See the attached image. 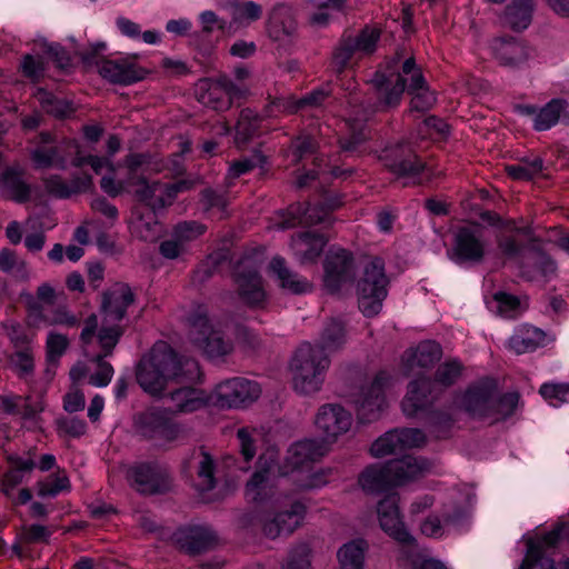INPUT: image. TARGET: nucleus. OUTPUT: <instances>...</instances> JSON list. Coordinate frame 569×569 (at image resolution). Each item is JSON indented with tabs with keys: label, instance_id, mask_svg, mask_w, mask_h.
I'll return each mask as SVG.
<instances>
[{
	"label": "nucleus",
	"instance_id": "1",
	"mask_svg": "<svg viewBox=\"0 0 569 569\" xmlns=\"http://www.w3.org/2000/svg\"><path fill=\"white\" fill-rule=\"evenodd\" d=\"M370 83L377 90L380 101L363 106V101L357 94H352L350 99L351 111L347 119L350 134L340 139V147L343 151H356L358 146L368 138L366 121L378 111L397 107L406 89L412 96L410 102L411 110L427 111L436 102V97L429 90L425 77L413 58L405 60L401 72L397 74L395 82L383 72L377 71L371 78Z\"/></svg>",
	"mask_w": 569,
	"mask_h": 569
},
{
	"label": "nucleus",
	"instance_id": "2",
	"mask_svg": "<svg viewBox=\"0 0 569 569\" xmlns=\"http://www.w3.org/2000/svg\"><path fill=\"white\" fill-rule=\"evenodd\" d=\"M201 378L197 360L178 357L164 341H158L138 362L136 379L151 396H160L170 381L196 382Z\"/></svg>",
	"mask_w": 569,
	"mask_h": 569
},
{
	"label": "nucleus",
	"instance_id": "3",
	"mask_svg": "<svg viewBox=\"0 0 569 569\" xmlns=\"http://www.w3.org/2000/svg\"><path fill=\"white\" fill-rule=\"evenodd\" d=\"M462 370V363L457 359H451L437 368L433 380L423 376L410 381L401 405L403 413L413 417L419 411L427 409L440 396L439 387L448 388L456 383Z\"/></svg>",
	"mask_w": 569,
	"mask_h": 569
},
{
	"label": "nucleus",
	"instance_id": "4",
	"mask_svg": "<svg viewBox=\"0 0 569 569\" xmlns=\"http://www.w3.org/2000/svg\"><path fill=\"white\" fill-rule=\"evenodd\" d=\"M330 359L319 347L303 342L295 352L290 369L292 387L300 395L318 392L330 367Z\"/></svg>",
	"mask_w": 569,
	"mask_h": 569
},
{
	"label": "nucleus",
	"instance_id": "5",
	"mask_svg": "<svg viewBox=\"0 0 569 569\" xmlns=\"http://www.w3.org/2000/svg\"><path fill=\"white\" fill-rule=\"evenodd\" d=\"M97 329L98 317L96 315H91L84 321L80 339L82 343L87 346L92 342L97 335L102 352L96 357L97 371L90 376L89 382L96 387H106L112 379L113 368L109 362L104 361L103 358L112 353L114 347L123 335L124 329L119 326H104L99 329L98 333Z\"/></svg>",
	"mask_w": 569,
	"mask_h": 569
},
{
	"label": "nucleus",
	"instance_id": "6",
	"mask_svg": "<svg viewBox=\"0 0 569 569\" xmlns=\"http://www.w3.org/2000/svg\"><path fill=\"white\" fill-rule=\"evenodd\" d=\"M388 283L383 260L378 257L370 259L363 266L356 286L359 309L363 316L370 318L381 311L388 295Z\"/></svg>",
	"mask_w": 569,
	"mask_h": 569
},
{
	"label": "nucleus",
	"instance_id": "7",
	"mask_svg": "<svg viewBox=\"0 0 569 569\" xmlns=\"http://www.w3.org/2000/svg\"><path fill=\"white\" fill-rule=\"evenodd\" d=\"M381 32L376 27H365L356 36H345L340 39L332 56V63L338 72L352 67V64L366 56L372 54Z\"/></svg>",
	"mask_w": 569,
	"mask_h": 569
},
{
	"label": "nucleus",
	"instance_id": "8",
	"mask_svg": "<svg viewBox=\"0 0 569 569\" xmlns=\"http://www.w3.org/2000/svg\"><path fill=\"white\" fill-rule=\"evenodd\" d=\"M391 377L386 371L378 372L371 382L361 386L350 395L357 416L361 422L377 420L386 408L385 390L390 386Z\"/></svg>",
	"mask_w": 569,
	"mask_h": 569
},
{
	"label": "nucleus",
	"instance_id": "9",
	"mask_svg": "<svg viewBox=\"0 0 569 569\" xmlns=\"http://www.w3.org/2000/svg\"><path fill=\"white\" fill-rule=\"evenodd\" d=\"M486 247L483 228L480 224L462 226L456 230L452 248L447 253L458 264L479 263L486 257Z\"/></svg>",
	"mask_w": 569,
	"mask_h": 569
},
{
	"label": "nucleus",
	"instance_id": "10",
	"mask_svg": "<svg viewBox=\"0 0 569 569\" xmlns=\"http://www.w3.org/2000/svg\"><path fill=\"white\" fill-rule=\"evenodd\" d=\"M189 336L209 358L222 357L232 350V342L203 313H196L190 318Z\"/></svg>",
	"mask_w": 569,
	"mask_h": 569
},
{
	"label": "nucleus",
	"instance_id": "11",
	"mask_svg": "<svg viewBox=\"0 0 569 569\" xmlns=\"http://www.w3.org/2000/svg\"><path fill=\"white\" fill-rule=\"evenodd\" d=\"M261 395L260 386L246 378H231L218 383L212 401L221 408L239 409L253 403Z\"/></svg>",
	"mask_w": 569,
	"mask_h": 569
},
{
	"label": "nucleus",
	"instance_id": "12",
	"mask_svg": "<svg viewBox=\"0 0 569 569\" xmlns=\"http://www.w3.org/2000/svg\"><path fill=\"white\" fill-rule=\"evenodd\" d=\"M233 281L239 298L250 307L260 306L266 298L259 266L249 257L238 261L233 271Z\"/></svg>",
	"mask_w": 569,
	"mask_h": 569
},
{
	"label": "nucleus",
	"instance_id": "13",
	"mask_svg": "<svg viewBox=\"0 0 569 569\" xmlns=\"http://www.w3.org/2000/svg\"><path fill=\"white\" fill-rule=\"evenodd\" d=\"M130 186L133 188L137 199L152 210H159L171 204L179 192L191 188V183L186 180L168 184L160 181L149 182L143 177L138 178Z\"/></svg>",
	"mask_w": 569,
	"mask_h": 569
},
{
	"label": "nucleus",
	"instance_id": "14",
	"mask_svg": "<svg viewBox=\"0 0 569 569\" xmlns=\"http://www.w3.org/2000/svg\"><path fill=\"white\" fill-rule=\"evenodd\" d=\"M127 478L130 486L143 495L162 493L171 485L167 470L156 463H137L128 469Z\"/></svg>",
	"mask_w": 569,
	"mask_h": 569
},
{
	"label": "nucleus",
	"instance_id": "15",
	"mask_svg": "<svg viewBox=\"0 0 569 569\" xmlns=\"http://www.w3.org/2000/svg\"><path fill=\"white\" fill-rule=\"evenodd\" d=\"M338 198L327 200L325 204H313L302 208L300 204L291 206L286 213H281V219L273 224L277 230H286L296 226H315L326 222L330 211L340 206Z\"/></svg>",
	"mask_w": 569,
	"mask_h": 569
},
{
	"label": "nucleus",
	"instance_id": "16",
	"mask_svg": "<svg viewBox=\"0 0 569 569\" xmlns=\"http://www.w3.org/2000/svg\"><path fill=\"white\" fill-rule=\"evenodd\" d=\"M381 529L392 539L406 547L416 543L415 537L407 530L399 510V496L389 495L379 501L377 507Z\"/></svg>",
	"mask_w": 569,
	"mask_h": 569
},
{
	"label": "nucleus",
	"instance_id": "17",
	"mask_svg": "<svg viewBox=\"0 0 569 569\" xmlns=\"http://www.w3.org/2000/svg\"><path fill=\"white\" fill-rule=\"evenodd\" d=\"M316 426L323 436L325 443H331L349 431L352 416L339 405H323L317 413Z\"/></svg>",
	"mask_w": 569,
	"mask_h": 569
},
{
	"label": "nucleus",
	"instance_id": "18",
	"mask_svg": "<svg viewBox=\"0 0 569 569\" xmlns=\"http://www.w3.org/2000/svg\"><path fill=\"white\" fill-rule=\"evenodd\" d=\"M133 301L134 295L127 283H114L103 293L101 305L103 322L101 327L119 326L123 329L118 322L124 318L128 307H130Z\"/></svg>",
	"mask_w": 569,
	"mask_h": 569
},
{
	"label": "nucleus",
	"instance_id": "19",
	"mask_svg": "<svg viewBox=\"0 0 569 569\" xmlns=\"http://www.w3.org/2000/svg\"><path fill=\"white\" fill-rule=\"evenodd\" d=\"M353 273V259L349 251L338 249L330 251L325 260L323 282L326 289L335 293L349 282Z\"/></svg>",
	"mask_w": 569,
	"mask_h": 569
},
{
	"label": "nucleus",
	"instance_id": "20",
	"mask_svg": "<svg viewBox=\"0 0 569 569\" xmlns=\"http://www.w3.org/2000/svg\"><path fill=\"white\" fill-rule=\"evenodd\" d=\"M99 74L110 83L130 86L146 79L149 70L139 66L132 58L126 57L102 61Z\"/></svg>",
	"mask_w": 569,
	"mask_h": 569
},
{
	"label": "nucleus",
	"instance_id": "21",
	"mask_svg": "<svg viewBox=\"0 0 569 569\" xmlns=\"http://www.w3.org/2000/svg\"><path fill=\"white\" fill-rule=\"evenodd\" d=\"M495 59L500 66L520 68L533 58V50L516 38H498L491 43Z\"/></svg>",
	"mask_w": 569,
	"mask_h": 569
},
{
	"label": "nucleus",
	"instance_id": "22",
	"mask_svg": "<svg viewBox=\"0 0 569 569\" xmlns=\"http://www.w3.org/2000/svg\"><path fill=\"white\" fill-rule=\"evenodd\" d=\"M173 537L179 548L189 555L204 552L217 543V536L212 529L200 525L182 527Z\"/></svg>",
	"mask_w": 569,
	"mask_h": 569
},
{
	"label": "nucleus",
	"instance_id": "23",
	"mask_svg": "<svg viewBox=\"0 0 569 569\" xmlns=\"http://www.w3.org/2000/svg\"><path fill=\"white\" fill-rule=\"evenodd\" d=\"M307 508L302 502H292L288 509L263 522V533L271 539L291 535L302 523Z\"/></svg>",
	"mask_w": 569,
	"mask_h": 569
},
{
	"label": "nucleus",
	"instance_id": "24",
	"mask_svg": "<svg viewBox=\"0 0 569 569\" xmlns=\"http://www.w3.org/2000/svg\"><path fill=\"white\" fill-rule=\"evenodd\" d=\"M276 462V453L268 452L259 457L260 469L257 470L246 486V497L252 502H262L273 495L270 471Z\"/></svg>",
	"mask_w": 569,
	"mask_h": 569
},
{
	"label": "nucleus",
	"instance_id": "25",
	"mask_svg": "<svg viewBox=\"0 0 569 569\" xmlns=\"http://www.w3.org/2000/svg\"><path fill=\"white\" fill-rule=\"evenodd\" d=\"M297 29L293 9L286 2L274 3L268 11L266 32L272 41H284Z\"/></svg>",
	"mask_w": 569,
	"mask_h": 569
},
{
	"label": "nucleus",
	"instance_id": "26",
	"mask_svg": "<svg viewBox=\"0 0 569 569\" xmlns=\"http://www.w3.org/2000/svg\"><path fill=\"white\" fill-rule=\"evenodd\" d=\"M383 159L385 166L397 177L411 178L413 183L421 182L417 177L425 169V164L410 148L400 146L388 151Z\"/></svg>",
	"mask_w": 569,
	"mask_h": 569
},
{
	"label": "nucleus",
	"instance_id": "27",
	"mask_svg": "<svg viewBox=\"0 0 569 569\" xmlns=\"http://www.w3.org/2000/svg\"><path fill=\"white\" fill-rule=\"evenodd\" d=\"M386 465L393 487L417 480L431 469V463L427 459L413 456L390 460Z\"/></svg>",
	"mask_w": 569,
	"mask_h": 569
},
{
	"label": "nucleus",
	"instance_id": "28",
	"mask_svg": "<svg viewBox=\"0 0 569 569\" xmlns=\"http://www.w3.org/2000/svg\"><path fill=\"white\" fill-rule=\"evenodd\" d=\"M493 391L488 383L470 386L457 398V405L473 417H491Z\"/></svg>",
	"mask_w": 569,
	"mask_h": 569
},
{
	"label": "nucleus",
	"instance_id": "29",
	"mask_svg": "<svg viewBox=\"0 0 569 569\" xmlns=\"http://www.w3.org/2000/svg\"><path fill=\"white\" fill-rule=\"evenodd\" d=\"M327 452L328 446L323 440L305 439L298 441L288 450L286 457L287 470L284 473L305 468L310 462L321 459Z\"/></svg>",
	"mask_w": 569,
	"mask_h": 569
},
{
	"label": "nucleus",
	"instance_id": "30",
	"mask_svg": "<svg viewBox=\"0 0 569 569\" xmlns=\"http://www.w3.org/2000/svg\"><path fill=\"white\" fill-rule=\"evenodd\" d=\"M442 349L435 341H422L403 355V365L408 376L419 375V370L431 368L440 360Z\"/></svg>",
	"mask_w": 569,
	"mask_h": 569
},
{
	"label": "nucleus",
	"instance_id": "31",
	"mask_svg": "<svg viewBox=\"0 0 569 569\" xmlns=\"http://www.w3.org/2000/svg\"><path fill=\"white\" fill-rule=\"evenodd\" d=\"M69 142L76 140H63L60 143L46 147L40 146L32 150L31 159L38 169L58 168L64 170L67 168V159L74 156V149L70 148Z\"/></svg>",
	"mask_w": 569,
	"mask_h": 569
},
{
	"label": "nucleus",
	"instance_id": "32",
	"mask_svg": "<svg viewBox=\"0 0 569 569\" xmlns=\"http://www.w3.org/2000/svg\"><path fill=\"white\" fill-rule=\"evenodd\" d=\"M43 183L48 193L60 199H67L73 194L88 191L92 187V178L83 173L66 181L61 176L52 174L46 178Z\"/></svg>",
	"mask_w": 569,
	"mask_h": 569
},
{
	"label": "nucleus",
	"instance_id": "33",
	"mask_svg": "<svg viewBox=\"0 0 569 569\" xmlns=\"http://www.w3.org/2000/svg\"><path fill=\"white\" fill-rule=\"evenodd\" d=\"M547 335L539 328L530 325L518 326L508 340V347L517 355L532 352L546 345Z\"/></svg>",
	"mask_w": 569,
	"mask_h": 569
},
{
	"label": "nucleus",
	"instance_id": "34",
	"mask_svg": "<svg viewBox=\"0 0 569 569\" xmlns=\"http://www.w3.org/2000/svg\"><path fill=\"white\" fill-rule=\"evenodd\" d=\"M555 545H549L546 537L541 536L536 539L528 540V549L520 569H556L555 568Z\"/></svg>",
	"mask_w": 569,
	"mask_h": 569
},
{
	"label": "nucleus",
	"instance_id": "35",
	"mask_svg": "<svg viewBox=\"0 0 569 569\" xmlns=\"http://www.w3.org/2000/svg\"><path fill=\"white\" fill-rule=\"evenodd\" d=\"M326 238L319 233L306 231L293 237L291 240V249L301 264L316 261L321 254Z\"/></svg>",
	"mask_w": 569,
	"mask_h": 569
},
{
	"label": "nucleus",
	"instance_id": "36",
	"mask_svg": "<svg viewBox=\"0 0 569 569\" xmlns=\"http://www.w3.org/2000/svg\"><path fill=\"white\" fill-rule=\"evenodd\" d=\"M567 102L562 99H552L545 107L537 109L533 106L520 107L523 114L533 117V128L545 131L557 124L560 114L565 111Z\"/></svg>",
	"mask_w": 569,
	"mask_h": 569
},
{
	"label": "nucleus",
	"instance_id": "37",
	"mask_svg": "<svg viewBox=\"0 0 569 569\" xmlns=\"http://www.w3.org/2000/svg\"><path fill=\"white\" fill-rule=\"evenodd\" d=\"M272 273L277 277L279 286L295 295L306 293L311 290L310 282L290 270L282 257H273L269 266Z\"/></svg>",
	"mask_w": 569,
	"mask_h": 569
},
{
	"label": "nucleus",
	"instance_id": "38",
	"mask_svg": "<svg viewBox=\"0 0 569 569\" xmlns=\"http://www.w3.org/2000/svg\"><path fill=\"white\" fill-rule=\"evenodd\" d=\"M156 211L150 208L141 209L138 207L132 210L130 229L136 237L144 241H152L158 237L160 227Z\"/></svg>",
	"mask_w": 569,
	"mask_h": 569
},
{
	"label": "nucleus",
	"instance_id": "39",
	"mask_svg": "<svg viewBox=\"0 0 569 569\" xmlns=\"http://www.w3.org/2000/svg\"><path fill=\"white\" fill-rule=\"evenodd\" d=\"M535 11L533 0H511L503 12V23L516 31L529 27Z\"/></svg>",
	"mask_w": 569,
	"mask_h": 569
},
{
	"label": "nucleus",
	"instance_id": "40",
	"mask_svg": "<svg viewBox=\"0 0 569 569\" xmlns=\"http://www.w3.org/2000/svg\"><path fill=\"white\" fill-rule=\"evenodd\" d=\"M174 412L191 413L206 407L208 398L204 392L196 388H180L170 393Z\"/></svg>",
	"mask_w": 569,
	"mask_h": 569
},
{
	"label": "nucleus",
	"instance_id": "41",
	"mask_svg": "<svg viewBox=\"0 0 569 569\" xmlns=\"http://www.w3.org/2000/svg\"><path fill=\"white\" fill-rule=\"evenodd\" d=\"M197 98L200 103L213 110H227L230 107L226 89L221 87L219 79L216 81H201L197 89Z\"/></svg>",
	"mask_w": 569,
	"mask_h": 569
},
{
	"label": "nucleus",
	"instance_id": "42",
	"mask_svg": "<svg viewBox=\"0 0 569 569\" xmlns=\"http://www.w3.org/2000/svg\"><path fill=\"white\" fill-rule=\"evenodd\" d=\"M368 543L363 539L351 540L337 551L340 569H363Z\"/></svg>",
	"mask_w": 569,
	"mask_h": 569
},
{
	"label": "nucleus",
	"instance_id": "43",
	"mask_svg": "<svg viewBox=\"0 0 569 569\" xmlns=\"http://www.w3.org/2000/svg\"><path fill=\"white\" fill-rule=\"evenodd\" d=\"M358 482L365 491L370 493H379L393 487L386 463L382 466L373 465L368 467L359 476Z\"/></svg>",
	"mask_w": 569,
	"mask_h": 569
},
{
	"label": "nucleus",
	"instance_id": "44",
	"mask_svg": "<svg viewBox=\"0 0 569 569\" xmlns=\"http://www.w3.org/2000/svg\"><path fill=\"white\" fill-rule=\"evenodd\" d=\"M347 342V333L345 323L339 319L328 321L320 335V345L318 346L323 352L337 351Z\"/></svg>",
	"mask_w": 569,
	"mask_h": 569
},
{
	"label": "nucleus",
	"instance_id": "45",
	"mask_svg": "<svg viewBox=\"0 0 569 569\" xmlns=\"http://www.w3.org/2000/svg\"><path fill=\"white\" fill-rule=\"evenodd\" d=\"M197 478L194 487L198 491H209L216 486L214 461L212 457L200 451L194 456Z\"/></svg>",
	"mask_w": 569,
	"mask_h": 569
},
{
	"label": "nucleus",
	"instance_id": "46",
	"mask_svg": "<svg viewBox=\"0 0 569 569\" xmlns=\"http://www.w3.org/2000/svg\"><path fill=\"white\" fill-rule=\"evenodd\" d=\"M10 462V469L4 475L2 483L6 493H9L10 489H13L16 486L22 482L26 473H29L34 468V462L32 459H23L17 456H10L8 458Z\"/></svg>",
	"mask_w": 569,
	"mask_h": 569
},
{
	"label": "nucleus",
	"instance_id": "47",
	"mask_svg": "<svg viewBox=\"0 0 569 569\" xmlns=\"http://www.w3.org/2000/svg\"><path fill=\"white\" fill-rule=\"evenodd\" d=\"M71 483L66 470L58 469L56 472L37 483L39 497H56L61 492H68Z\"/></svg>",
	"mask_w": 569,
	"mask_h": 569
},
{
	"label": "nucleus",
	"instance_id": "48",
	"mask_svg": "<svg viewBox=\"0 0 569 569\" xmlns=\"http://www.w3.org/2000/svg\"><path fill=\"white\" fill-rule=\"evenodd\" d=\"M169 418L168 412L162 409H152L144 412L139 419L141 433L156 440Z\"/></svg>",
	"mask_w": 569,
	"mask_h": 569
},
{
	"label": "nucleus",
	"instance_id": "49",
	"mask_svg": "<svg viewBox=\"0 0 569 569\" xmlns=\"http://www.w3.org/2000/svg\"><path fill=\"white\" fill-rule=\"evenodd\" d=\"M543 168V161L540 157L521 159L518 163L509 164L506 171L509 177L516 180H530L538 176Z\"/></svg>",
	"mask_w": 569,
	"mask_h": 569
},
{
	"label": "nucleus",
	"instance_id": "50",
	"mask_svg": "<svg viewBox=\"0 0 569 569\" xmlns=\"http://www.w3.org/2000/svg\"><path fill=\"white\" fill-rule=\"evenodd\" d=\"M326 97L327 93L325 91L315 90L299 100L290 97L286 99H278L274 103L279 110L286 111L288 113H295L306 106H320Z\"/></svg>",
	"mask_w": 569,
	"mask_h": 569
},
{
	"label": "nucleus",
	"instance_id": "51",
	"mask_svg": "<svg viewBox=\"0 0 569 569\" xmlns=\"http://www.w3.org/2000/svg\"><path fill=\"white\" fill-rule=\"evenodd\" d=\"M38 100L42 109L56 118H66L73 112V108L70 102L64 99H60L50 92L42 90L39 91Z\"/></svg>",
	"mask_w": 569,
	"mask_h": 569
},
{
	"label": "nucleus",
	"instance_id": "52",
	"mask_svg": "<svg viewBox=\"0 0 569 569\" xmlns=\"http://www.w3.org/2000/svg\"><path fill=\"white\" fill-rule=\"evenodd\" d=\"M68 144L70 148L74 149V156L71 161L73 167L81 168L84 164H89L96 173H100L103 168L114 171L113 164L109 158L92 154L84 156L78 142H69Z\"/></svg>",
	"mask_w": 569,
	"mask_h": 569
},
{
	"label": "nucleus",
	"instance_id": "53",
	"mask_svg": "<svg viewBox=\"0 0 569 569\" xmlns=\"http://www.w3.org/2000/svg\"><path fill=\"white\" fill-rule=\"evenodd\" d=\"M520 396L518 392H507L497 401L492 399L491 417L495 420L507 419L515 413L519 406Z\"/></svg>",
	"mask_w": 569,
	"mask_h": 569
},
{
	"label": "nucleus",
	"instance_id": "54",
	"mask_svg": "<svg viewBox=\"0 0 569 569\" xmlns=\"http://www.w3.org/2000/svg\"><path fill=\"white\" fill-rule=\"evenodd\" d=\"M2 183L10 197L17 202H24L30 194L29 187L12 170L6 171Z\"/></svg>",
	"mask_w": 569,
	"mask_h": 569
},
{
	"label": "nucleus",
	"instance_id": "55",
	"mask_svg": "<svg viewBox=\"0 0 569 569\" xmlns=\"http://www.w3.org/2000/svg\"><path fill=\"white\" fill-rule=\"evenodd\" d=\"M262 6L256 1L248 0L234 6L232 18L240 24H249L262 17Z\"/></svg>",
	"mask_w": 569,
	"mask_h": 569
},
{
	"label": "nucleus",
	"instance_id": "56",
	"mask_svg": "<svg viewBox=\"0 0 569 569\" xmlns=\"http://www.w3.org/2000/svg\"><path fill=\"white\" fill-rule=\"evenodd\" d=\"M495 301L498 312L505 318H515L527 308L518 297L502 291L495 295Z\"/></svg>",
	"mask_w": 569,
	"mask_h": 569
},
{
	"label": "nucleus",
	"instance_id": "57",
	"mask_svg": "<svg viewBox=\"0 0 569 569\" xmlns=\"http://www.w3.org/2000/svg\"><path fill=\"white\" fill-rule=\"evenodd\" d=\"M371 455L376 458L385 457L388 455L402 451L398 435L395 430L386 432L379 437L370 448Z\"/></svg>",
	"mask_w": 569,
	"mask_h": 569
},
{
	"label": "nucleus",
	"instance_id": "58",
	"mask_svg": "<svg viewBox=\"0 0 569 569\" xmlns=\"http://www.w3.org/2000/svg\"><path fill=\"white\" fill-rule=\"evenodd\" d=\"M0 270L13 273L16 277L27 279L28 269L24 261L19 260L13 251L3 249L0 251Z\"/></svg>",
	"mask_w": 569,
	"mask_h": 569
},
{
	"label": "nucleus",
	"instance_id": "59",
	"mask_svg": "<svg viewBox=\"0 0 569 569\" xmlns=\"http://www.w3.org/2000/svg\"><path fill=\"white\" fill-rule=\"evenodd\" d=\"M257 130V117L251 110H242L236 126L237 143H246Z\"/></svg>",
	"mask_w": 569,
	"mask_h": 569
},
{
	"label": "nucleus",
	"instance_id": "60",
	"mask_svg": "<svg viewBox=\"0 0 569 569\" xmlns=\"http://www.w3.org/2000/svg\"><path fill=\"white\" fill-rule=\"evenodd\" d=\"M540 395L553 407L569 402V383H543Z\"/></svg>",
	"mask_w": 569,
	"mask_h": 569
},
{
	"label": "nucleus",
	"instance_id": "61",
	"mask_svg": "<svg viewBox=\"0 0 569 569\" xmlns=\"http://www.w3.org/2000/svg\"><path fill=\"white\" fill-rule=\"evenodd\" d=\"M316 148L317 144L313 138L310 136H300L291 142L289 157L292 158L293 163H298L306 157L313 154Z\"/></svg>",
	"mask_w": 569,
	"mask_h": 569
},
{
	"label": "nucleus",
	"instance_id": "62",
	"mask_svg": "<svg viewBox=\"0 0 569 569\" xmlns=\"http://www.w3.org/2000/svg\"><path fill=\"white\" fill-rule=\"evenodd\" d=\"M68 346L69 340L67 336L50 331L46 342L47 360L51 363L57 362L59 358L66 352Z\"/></svg>",
	"mask_w": 569,
	"mask_h": 569
},
{
	"label": "nucleus",
	"instance_id": "63",
	"mask_svg": "<svg viewBox=\"0 0 569 569\" xmlns=\"http://www.w3.org/2000/svg\"><path fill=\"white\" fill-rule=\"evenodd\" d=\"M10 365L17 371L19 377H28L32 373L34 368L32 352L29 349H24L12 353L10 357Z\"/></svg>",
	"mask_w": 569,
	"mask_h": 569
},
{
	"label": "nucleus",
	"instance_id": "64",
	"mask_svg": "<svg viewBox=\"0 0 569 569\" xmlns=\"http://www.w3.org/2000/svg\"><path fill=\"white\" fill-rule=\"evenodd\" d=\"M2 408L8 413H21L24 418H30L42 410L39 405L31 406L28 403V399L22 400L21 398L3 399Z\"/></svg>",
	"mask_w": 569,
	"mask_h": 569
}]
</instances>
